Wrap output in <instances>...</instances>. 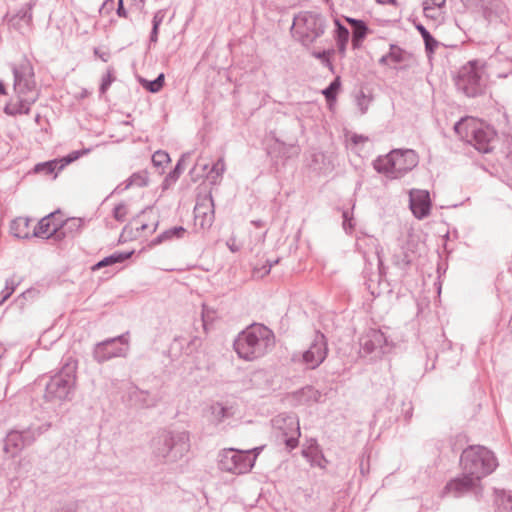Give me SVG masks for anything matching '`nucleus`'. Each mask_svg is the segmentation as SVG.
Returning <instances> with one entry per match:
<instances>
[{
    "mask_svg": "<svg viewBox=\"0 0 512 512\" xmlns=\"http://www.w3.org/2000/svg\"><path fill=\"white\" fill-rule=\"evenodd\" d=\"M274 344L275 336L272 330L263 324L254 323L237 335L233 348L239 358L253 361L267 354Z\"/></svg>",
    "mask_w": 512,
    "mask_h": 512,
    "instance_id": "1",
    "label": "nucleus"
},
{
    "mask_svg": "<svg viewBox=\"0 0 512 512\" xmlns=\"http://www.w3.org/2000/svg\"><path fill=\"white\" fill-rule=\"evenodd\" d=\"M76 373L77 360L72 356L64 358L61 368L45 385L44 399L55 404L71 401L76 389Z\"/></svg>",
    "mask_w": 512,
    "mask_h": 512,
    "instance_id": "2",
    "label": "nucleus"
},
{
    "mask_svg": "<svg viewBox=\"0 0 512 512\" xmlns=\"http://www.w3.org/2000/svg\"><path fill=\"white\" fill-rule=\"evenodd\" d=\"M152 454L160 463H175L190 450V433L186 430H164L152 440Z\"/></svg>",
    "mask_w": 512,
    "mask_h": 512,
    "instance_id": "3",
    "label": "nucleus"
},
{
    "mask_svg": "<svg viewBox=\"0 0 512 512\" xmlns=\"http://www.w3.org/2000/svg\"><path fill=\"white\" fill-rule=\"evenodd\" d=\"M455 132L467 142L471 143L480 153H491L497 142L496 131L474 118L465 117L454 125Z\"/></svg>",
    "mask_w": 512,
    "mask_h": 512,
    "instance_id": "4",
    "label": "nucleus"
},
{
    "mask_svg": "<svg viewBox=\"0 0 512 512\" xmlns=\"http://www.w3.org/2000/svg\"><path fill=\"white\" fill-rule=\"evenodd\" d=\"M419 162L417 153L412 149H393L385 156L373 161L374 169L388 178L397 179L413 170Z\"/></svg>",
    "mask_w": 512,
    "mask_h": 512,
    "instance_id": "5",
    "label": "nucleus"
},
{
    "mask_svg": "<svg viewBox=\"0 0 512 512\" xmlns=\"http://www.w3.org/2000/svg\"><path fill=\"white\" fill-rule=\"evenodd\" d=\"M462 470L480 481L490 475L498 466L492 451L484 446L472 445L463 450L460 457Z\"/></svg>",
    "mask_w": 512,
    "mask_h": 512,
    "instance_id": "6",
    "label": "nucleus"
},
{
    "mask_svg": "<svg viewBox=\"0 0 512 512\" xmlns=\"http://www.w3.org/2000/svg\"><path fill=\"white\" fill-rule=\"evenodd\" d=\"M325 28V18L318 12L301 11L293 18V34L303 46L313 44L324 34Z\"/></svg>",
    "mask_w": 512,
    "mask_h": 512,
    "instance_id": "7",
    "label": "nucleus"
},
{
    "mask_svg": "<svg viewBox=\"0 0 512 512\" xmlns=\"http://www.w3.org/2000/svg\"><path fill=\"white\" fill-rule=\"evenodd\" d=\"M484 494V486L478 477H473L464 472L462 475L449 480L443 487L440 497L453 496L461 498L471 495L476 501H481Z\"/></svg>",
    "mask_w": 512,
    "mask_h": 512,
    "instance_id": "8",
    "label": "nucleus"
},
{
    "mask_svg": "<svg viewBox=\"0 0 512 512\" xmlns=\"http://www.w3.org/2000/svg\"><path fill=\"white\" fill-rule=\"evenodd\" d=\"M218 457L219 469L235 475L249 472L256 461V455H251V451L234 448L223 449Z\"/></svg>",
    "mask_w": 512,
    "mask_h": 512,
    "instance_id": "9",
    "label": "nucleus"
},
{
    "mask_svg": "<svg viewBox=\"0 0 512 512\" xmlns=\"http://www.w3.org/2000/svg\"><path fill=\"white\" fill-rule=\"evenodd\" d=\"M129 353V332L105 339L94 345L93 359L102 364L113 358H126Z\"/></svg>",
    "mask_w": 512,
    "mask_h": 512,
    "instance_id": "10",
    "label": "nucleus"
},
{
    "mask_svg": "<svg viewBox=\"0 0 512 512\" xmlns=\"http://www.w3.org/2000/svg\"><path fill=\"white\" fill-rule=\"evenodd\" d=\"M455 85L459 91L468 97H476L484 92L485 81L476 66V62L471 61L459 70L455 78Z\"/></svg>",
    "mask_w": 512,
    "mask_h": 512,
    "instance_id": "11",
    "label": "nucleus"
},
{
    "mask_svg": "<svg viewBox=\"0 0 512 512\" xmlns=\"http://www.w3.org/2000/svg\"><path fill=\"white\" fill-rule=\"evenodd\" d=\"M273 428L277 431V438L283 442L288 450L298 446L301 435L299 420L294 414H279L272 419Z\"/></svg>",
    "mask_w": 512,
    "mask_h": 512,
    "instance_id": "12",
    "label": "nucleus"
},
{
    "mask_svg": "<svg viewBox=\"0 0 512 512\" xmlns=\"http://www.w3.org/2000/svg\"><path fill=\"white\" fill-rule=\"evenodd\" d=\"M14 91L18 97L37 95L34 69L27 59H23L18 65H13Z\"/></svg>",
    "mask_w": 512,
    "mask_h": 512,
    "instance_id": "13",
    "label": "nucleus"
},
{
    "mask_svg": "<svg viewBox=\"0 0 512 512\" xmlns=\"http://www.w3.org/2000/svg\"><path fill=\"white\" fill-rule=\"evenodd\" d=\"M360 355L375 359L386 352L388 341L385 334L379 329H369L360 338Z\"/></svg>",
    "mask_w": 512,
    "mask_h": 512,
    "instance_id": "14",
    "label": "nucleus"
},
{
    "mask_svg": "<svg viewBox=\"0 0 512 512\" xmlns=\"http://www.w3.org/2000/svg\"><path fill=\"white\" fill-rule=\"evenodd\" d=\"M328 353L327 338L317 331L309 348L302 354V362L308 369H315L326 359Z\"/></svg>",
    "mask_w": 512,
    "mask_h": 512,
    "instance_id": "15",
    "label": "nucleus"
},
{
    "mask_svg": "<svg viewBox=\"0 0 512 512\" xmlns=\"http://www.w3.org/2000/svg\"><path fill=\"white\" fill-rule=\"evenodd\" d=\"M215 219L214 201L211 193L199 194L194 207L195 225L201 229H208Z\"/></svg>",
    "mask_w": 512,
    "mask_h": 512,
    "instance_id": "16",
    "label": "nucleus"
},
{
    "mask_svg": "<svg viewBox=\"0 0 512 512\" xmlns=\"http://www.w3.org/2000/svg\"><path fill=\"white\" fill-rule=\"evenodd\" d=\"M409 206L413 215L424 219L430 214L431 199L427 190L412 189L409 193Z\"/></svg>",
    "mask_w": 512,
    "mask_h": 512,
    "instance_id": "17",
    "label": "nucleus"
},
{
    "mask_svg": "<svg viewBox=\"0 0 512 512\" xmlns=\"http://www.w3.org/2000/svg\"><path fill=\"white\" fill-rule=\"evenodd\" d=\"M55 213L43 217L35 226L33 235L38 238L49 239L54 238L57 241L61 240L59 234V221L55 220Z\"/></svg>",
    "mask_w": 512,
    "mask_h": 512,
    "instance_id": "18",
    "label": "nucleus"
},
{
    "mask_svg": "<svg viewBox=\"0 0 512 512\" xmlns=\"http://www.w3.org/2000/svg\"><path fill=\"white\" fill-rule=\"evenodd\" d=\"M36 5L35 0H31L28 2L24 7H22L15 15H13L9 20L8 23L11 27L14 29L20 31L21 33L24 32V28H30L32 25V9Z\"/></svg>",
    "mask_w": 512,
    "mask_h": 512,
    "instance_id": "19",
    "label": "nucleus"
},
{
    "mask_svg": "<svg viewBox=\"0 0 512 512\" xmlns=\"http://www.w3.org/2000/svg\"><path fill=\"white\" fill-rule=\"evenodd\" d=\"M414 244L411 241L398 247L392 255V263L399 269H406L412 262L414 256Z\"/></svg>",
    "mask_w": 512,
    "mask_h": 512,
    "instance_id": "20",
    "label": "nucleus"
},
{
    "mask_svg": "<svg viewBox=\"0 0 512 512\" xmlns=\"http://www.w3.org/2000/svg\"><path fill=\"white\" fill-rule=\"evenodd\" d=\"M322 393L311 385H307L291 394L292 400L298 405H306L321 401Z\"/></svg>",
    "mask_w": 512,
    "mask_h": 512,
    "instance_id": "21",
    "label": "nucleus"
},
{
    "mask_svg": "<svg viewBox=\"0 0 512 512\" xmlns=\"http://www.w3.org/2000/svg\"><path fill=\"white\" fill-rule=\"evenodd\" d=\"M345 21L352 27V47L359 49L369 33L367 24L360 19L346 17Z\"/></svg>",
    "mask_w": 512,
    "mask_h": 512,
    "instance_id": "22",
    "label": "nucleus"
},
{
    "mask_svg": "<svg viewBox=\"0 0 512 512\" xmlns=\"http://www.w3.org/2000/svg\"><path fill=\"white\" fill-rule=\"evenodd\" d=\"M208 420L217 425L234 415L232 406L224 405L221 402L211 404L207 410Z\"/></svg>",
    "mask_w": 512,
    "mask_h": 512,
    "instance_id": "23",
    "label": "nucleus"
},
{
    "mask_svg": "<svg viewBox=\"0 0 512 512\" xmlns=\"http://www.w3.org/2000/svg\"><path fill=\"white\" fill-rule=\"evenodd\" d=\"M18 102L14 104H7L4 107V112L7 115L15 116L21 114H29L31 105L34 104L37 100V95H30L22 97H18Z\"/></svg>",
    "mask_w": 512,
    "mask_h": 512,
    "instance_id": "24",
    "label": "nucleus"
},
{
    "mask_svg": "<svg viewBox=\"0 0 512 512\" xmlns=\"http://www.w3.org/2000/svg\"><path fill=\"white\" fill-rule=\"evenodd\" d=\"M26 447L20 431H10L4 439V451L10 457L17 456Z\"/></svg>",
    "mask_w": 512,
    "mask_h": 512,
    "instance_id": "25",
    "label": "nucleus"
},
{
    "mask_svg": "<svg viewBox=\"0 0 512 512\" xmlns=\"http://www.w3.org/2000/svg\"><path fill=\"white\" fill-rule=\"evenodd\" d=\"M83 223V220L77 217H72L65 221H59V234L61 235V240L66 237L73 238L80 232Z\"/></svg>",
    "mask_w": 512,
    "mask_h": 512,
    "instance_id": "26",
    "label": "nucleus"
},
{
    "mask_svg": "<svg viewBox=\"0 0 512 512\" xmlns=\"http://www.w3.org/2000/svg\"><path fill=\"white\" fill-rule=\"evenodd\" d=\"M302 455L313 466H318L320 468H324L326 466L327 460L325 459L315 440L312 444L302 450Z\"/></svg>",
    "mask_w": 512,
    "mask_h": 512,
    "instance_id": "27",
    "label": "nucleus"
},
{
    "mask_svg": "<svg viewBox=\"0 0 512 512\" xmlns=\"http://www.w3.org/2000/svg\"><path fill=\"white\" fill-rule=\"evenodd\" d=\"M133 254H134L133 250L127 251V252H115V253L103 258L96 264H94L92 266V270L97 271L103 267L111 266L116 263H122V262L126 261L127 259H129Z\"/></svg>",
    "mask_w": 512,
    "mask_h": 512,
    "instance_id": "28",
    "label": "nucleus"
},
{
    "mask_svg": "<svg viewBox=\"0 0 512 512\" xmlns=\"http://www.w3.org/2000/svg\"><path fill=\"white\" fill-rule=\"evenodd\" d=\"M496 512H512V494L506 490L494 489Z\"/></svg>",
    "mask_w": 512,
    "mask_h": 512,
    "instance_id": "29",
    "label": "nucleus"
},
{
    "mask_svg": "<svg viewBox=\"0 0 512 512\" xmlns=\"http://www.w3.org/2000/svg\"><path fill=\"white\" fill-rule=\"evenodd\" d=\"M50 427L51 423H45L38 427L30 426L27 429L20 431L25 445H31L36 440L37 437H39L44 432L48 431Z\"/></svg>",
    "mask_w": 512,
    "mask_h": 512,
    "instance_id": "30",
    "label": "nucleus"
},
{
    "mask_svg": "<svg viewBox=\"0 0 512 512\" xmlns=\"http://www.w3.org/2000/svg\"><path fill=\"white\" fill-rule=\"evenodd\" d=\"M186 230L182 226H175L170 229L165 230L161 234H159L155 239L152 240L151 245L155 246L158 244H161L165 241L171 240V239H180L183 238Z\"/></svg>",
    "mask_w": 512,
    "mask_h": 512,
    "instance_id": "31",
    "label": "nucleus"
},
{
    "mask_svg": "<svg viewBox=\"0 0 512 512\" xmlns=\"http://www.w3.org/2000/svg\"><path fill=\"white\" fill-rule=\"evenodd\" d=\"M335 26L338 51L342 56H344L346 52V46L349 41V30L337 19L335 20Z\"/></svg>",
    "mask_w": 512,
    "mask_h": 512,
    "instance_id": "32",
    "label": "nucleus"
},
{
    "mask_svg": "<svg viewBox=\"0 0 512 512\" xmlns=\"http://www.w3.org/2000/svg\"><path fill=\"white\" fill-rule=\"evenodd\" d=\"M59 165H61L60 159H54L46 162L38 163L33 168V173L35 174H43V175H51L59 172Z\"/></svg>",
    "mask_w": 512,
    "mask_h": 512,
    "instance_id": "33",
    "label": "nucleus"
},
{
    "mask_svg": "<svg viewBox=\"0 0 512 512\" xmlns=\"http://www.w3.org/2000/svg\"><path fill=\"white\" fill-rule=\"evenodd\" d=\"M480 8H481V11H482V15L483 17L488 21V22H492L494 21L496 18H498V10H499V4H498V1H484V0H481L480 1Z\"/></svg>",
    "mask_w": 512,
    "mask_h": 512,
    "instance_id": "34",
    "label": "nucleus"
},
{
    "mask_svg": "<svg viewBox=\"0 0 512 512\" xmlns=\"http://www.w3.org/2000/svg\"><path fill=\"white\" fill-rule=\"evenodd\" d=\"M148 184V176L147 173L142 172H136L133 173L124 183V186L121 188V186H118L116 190L120 189L121 191L127 190L131 186H138V187H144Z\"/></svg>",
    "mask_w": 512,
    "mask_h": 512,
    "instance_id": "35",
    "label": "nucleus"
},
{
    "mask_svg": "<svg viewBox=\"0 0 512 512\" xmlns=\"http://www.w3.org/2000/svg\"><path fill=\"white\" fill-rule=\"evenodd\" d=\"M417 30L421 34L425 49L428 53H433L438 46V41L430 34V32L421 24L416 26Z\"/></svg>",
    "mask_w": 512,
    "mask_h": 512,
    "instance_id": "36",
    "label": "nucleus"
},
{
    "mask_svg": "<svg viewBox=\"0 0 512 512\" xmlns=\"http://www.w3.org/2000/svg\"><path fill=\"white\" fill-rule=\"evenodd\" d=\"M20 284V280L16 279L15 276L7 278L5 281V287L0 292V305L3 304L15 291L17 286Z\"/></svg>",
    "mask_w": 512,
    "mask_h": 512,
    "instance_id": "37",
    "label": "nucleus"
},
{
    "mask_svg": "<svg viewBox=\"0 0 512 512\" xmlns=\"http://www.w3.org/2000/svg\"><path fill=\"white\" fill-rule=\"evenodd\" d=\"M134 399L142 406V407H152L156 405V398L151 396L148 391L138 390L134 392Z\"/></svg>",
    "mask_w": 512,
    "mask_h": 512,
    "instance_id": "38",
    "label": "nucleus"
},
{
    "mask_svg": "<svg viewBox=\"0 0 512 512\" xmlns=\"http://www.w3.org/2000/svg\"><path fill=\"white\" fill-rule=\"evenodd\" d=\"M164 74H159L154 80H142V85L145 89H147L151 93L159 92L164 85Z\"/></svg>",
    "mask_w": 512,
    "mask_h": 512,
    "instance_id": "39",
    "label": "nucleus"
},
{
    "mask_svg": "<svg viewBox=\"0 0 512 512\" xmlns=\"http://www.w3.org/2000/svg\"><path fill=\"white\" fill-rule=\"evenodd\" d=\"M341 82L340 77H336L328 87L323 90V95L325 96L328 102L334 101L336 99V95L340 89Z\"/></svg>",
    "mask_w": 512,
    "mask_h": 512,
    "instance_id": "40",
    "label": "nucleus"
},
{
    "mask_svg": "<svg viewBox=\"0 0 512 512\" xmlns=\"http://www.w3.org/2000/svg\"><path fill=\"white\" fill-rule=\"evenodd\" d=\"M405 51L395 44H391L387 57L391 63H401L404 61Z\"/></svg>",
    "mask_w": 512,
    "mask_h": 512,
    "instance_id": "41",
    "label": "nucleus"
},
{
    "mask_svg": "<svg viewBox=\"0 0 512 512\" xmlns=\"http://www.w3.org/2000/svg\"><path fill=\"white\" fill-rule=\"evenodd\" d=\"M331 53H333V50H323V51L313 52L312 55L315 58L321 60L322 64L324 66H326L327 68H329L330 71L333 72L334 66L330 60Z\"/></svg>",
    "mask_w": 512,
    "mask_h": 512,
    "instance_id": "42",
    "label": "nucleus"
},
{
    "mask_svg": "<svg viewBox=\"0 0 512 512\" xmlns=\"http://www.w3.org/2000/svg\"><path fill=\"white\" fill-rule=\"evenodd\" d=\"M446 0H425L423 2V11L426 17L435 18L433 14H428V11L436 8H441L445 5Z\"/></svg>",
    "mask_w": 512,
    "mask_h": 512,
    "instance_id": "43",
    "label": "nucleus"
},
{
    "mask_svg": "<svg viewBox=\"0 0 512 512\" xmlns=\"http://www.w3.org/2000/svg\"><path fill=\"white\" fill-rule=\"evenodd\" d=\"M278 262H279V259H276L273 262L267 260L266 264H264L263 266L254 268L253 275L256 277H264V276L268 275L270 273L273 265L277 264Z\"/></svg>",
    "mask_w": 512,
    "mask_h": 512,
    "instance_id": "44",
    "label": "nucleus"
},
{
    "mask_svg": "<svg viewBox=\"0 0 512 512\" xmlns=\"http://www.w3.org/2000/svg\"><path fill=\"white\" fill-rule=\"evenodd\" d=\"M170 161V157L167 152L159 150L152 155V162L155 166L161 167Z\"/></svg>",
    "mask_w": 512,
    "mask_h": 512,
    "instance_id": "45",
    "label": "nucleus"
},
{
    "mask_svg": "<svg viewBox=\"0 0 512 512\" xmlns=\"http://www.w3.org/2000/svg\"><path fill=\"white\" fill-rule=\"evenodd\" d=\"M184 158L182 157L181 159H179V161L177 162L176 166L174 167V169L167 175L165 181H172V182H175L178 180L179 176L181 175V173L183 172L184 170Z\"/></svg>",
    "mask_w": 512,
    "mask_h": 512,
    "instance_id": "46",
    "label": "nucleus"
},
{
    "mask_svg": "<svg viewBox=\"0 0 512 512\" xmlns=\"http://www.w3.org/2000/svg\"><path fill=\"white\" fill-rule=\"evenodd\" d=\"M85 153H87V150H84V151H73V152L69 153L68 155L64 156L63 158L60 159L61 165H59V170H63L65 166H67L68 164L74 162L82 154H85Z\"/></svg>",
    "mask_w": 512,
    "mask_h": 512,
    "instance_id": "47",
    "label": "nucleus"
},
{
    "mask_svg": "<svg viewBox=\"0 0 512 512\" xmlns=\"http://www.w3.org/2000/svg\"><path fill=\"white\" fill-rule=\"evenodd\" d=\"M148 227V225L146 223H142L141 225L137 226L136 227V232L134 233L133 232V228L130 226V225H126L123 230H122V233H121V238L122 237H125L127 235V237H129L130 239L132 238H136L138 237V233L141 232V231H144L146 230Z\"/></svg>",
    "mask_w": 512,
    "mask_h": 512,
    "instance_id": "48",
    "label": "nucleus"
},
{
    "mask_svg": "<svg viewBox=\"0 0 512 512\" xmlns=\"http://www.w3.org/2000/svg\"><path fill=\"white\" fill-rule=\"evenodd\" d=\"M29 220L27 218H18L14 220L11 224V230L13 234L18 238H26L28 236V233L22 234L21 232H17V227L23 225L24 227H28Z\"/></svg>",
    "mask_w": 512,
    "mask_h": 512,
    "instance_id": "49",
    "label": "nucleus"
},
{
    "mask_svg": "<svg viewBox=\"0 0 512 512\" xmlns=\"http://www.w3.org/2000/svg\"><path fill=\"white\" fill-rule=\"evenodd\" d=\"M127 215V207L124 203H119L113 209V217L118 222H123Z\"/></svg>",
    "mask_w": 512,
    "mask_h": 512,
    "instance_id": "50",
    "label": "nucleus"
},
{
    "mask_svg": "<svg viewBox=\"0 0 512 512\" xmlns=\"http://www.w3.org/2000/svg\"><path fill=\"white\" fill-rule=\"evenodd\" d=\"M112 72H113L112 69H108L107 73L102 77V81H101L100 88H99V91L101 94H104L109 89L112 82L114 81Z\"/></svg>",
    "mask_w": 512,
    "mask_h": 512,
    "instance_id": "51",
    "label": "nucleus"
},
{
    "mask_svg": "<svg viewBox=\"0 0 512 512\" xmlns=\"http://www.w3.org/2000/svg\"><path fill=\"white\" fill-rule=\"evenodd\" d=\"M343 217V229L347 234H351L354 230V222L352 216H350L349 211H344L342 214Z\"/></svg>",
    "mask_w": 512,
    "mask_h": 512,
    "instance_id": "52",
    "label": "nucleus"
},
{
    "mask_svg": "<svg viewBox=\"0 0 512 512\" xmlns=\"http://www.w3.org/2000/svg\"><path fill=\"white\" fill-rule=\"evenodd\" d=\"M225 171V162L223 158L218 159L211 168V172L215 173L217 176H221Z\"/></svg>",
    "mask_w": 512,
    "mask_h": 512,
    "instance_id": "53",
    "label": "nucleus"
},
{
    "mask_svg": "<svg viewBox=\"0 0 512 512\" xmlns=\"http://www.w3.org/2000/svg\"><path fill=\"white\" fill-rule=\"evenodd\" d=\"M115 8V1L114 0H105L100 7L99 12L101 14L107 15L110 14Z\"/></svg>",
    "mask_w": 512,
    "mask_h": 512,
    "instance_id": "54",
    "label": "nucleus"
},
{
    "mask_svg": "<svg viewBox=\"0 0 512 512\" xmlns=\"http://www.w3.org/2000/svg\"><path fill=\"white\" fill-rule=\"evenodd\" d=\"M165 18V11L164 10H158L155 12L153 19H152V27L159 28L161 23L163 22Z\"/></svg>",
    "mask_w": 512,
    "mask_h": 512,
    "instance_id": "55",
    "label": "nucleus"
},
{
    "mask_svg": "<svg viewBox=\"0 0 512 512\" xmlns=\"http://www.w3.org/2000/svg\"><path fill=\"white\" fill-rule=\"evenodd\" d=\"M116 14L122 18H128V12L124 7V1L118 0Z\"/></svg>",
    "mask_w": 512,
    "mask_h": 512,
    "instance_id": "56",
    "label": "nucleus"
},
{
    "mask_svg": "<svg viewBox=\"0 0 512 512\" xmlns=\"http://www.w3.org/2000/svg\"><path fill=\"white\" fill-rule=\"evenodd\" d=\"M52 512H76V506L72 504H63L56 507Z\"/></svg>",
    "mask_w": 512,
    "mask_h": 512,
    "instance_id": "57",
    "label": "nucleus"
},
{
    "mask_svg": "<svg viewBox=\"0 0 512 512\" xmlns=\"http://www.w3.org/2000/svg\"><path fill=\"white\" fill-rule=\"evenodd\" d=\"M366 462L367 463H365V457L363 455L360 459V465H359L360 473L363 476H365L369 473V461L367 460Z\"/></svg>",
    "mask_w": 512,
    "mask_h": 512,
    "instance_id": "58",
    "label": "nucleus"
},
{
    "mask_svg": "<svg viewBox=\"0 0 512 512\" xmlns=\"http://www.w3.org/2000/svg\"><path fill=\"white\" fill-rule=\"evenodd\" d=\"M368 141V137L367 136H364V135H359V134H353L351 136V142L355 145H358L360 143H364Z\"/></svg>",
    "mask_w": 512,
    "mask_h": 512,
    "instance_id": "59",
    "label": "nucleus"
},
{
    "mask_svg": "<svg viewBox=\"0 0 512 512\" xmlns=\"http://www.w3.org/2000/svg\"><path fill=\"white\" fill-rule=\"evenodd\" d=\"M227 247L229 248V250L233 253L235 252H238L239 251V246L236 245V240L235 238H230L227 243H226Z\"/></svg>",
    "mask_w": 512,
    "mask_h": 512,
    "instance_id": "60",
    "label": "nucleus"
},
{
    "mask_svg": "<svg viewBox=\"0 0 512 512\" xmlns=\"http://www.w3.org/2000/svg\"><path fill=\"white\" fill-rule=\"evenodd\" d=\"M158 34H159V28L152 27V30H151L150 36H149V42L154 43V44L157 43Z\"/></svg>",
    "mask_w": 512,
    "mask_h": 512,
    "instance_id": "61",
    "label": "nucleus"
},
{
    "mask_svg": "<svg viewBox=\"0 0 512 512\" xmlns=\"http://www.w3.org/2000/svg\"><path fill=\"white\" fill-rule=\"evenodd\" d=\"M381 253H382V248L379 249L378 246H376V255H377V259H378V266H379L380 272L382 273L383 260H382Z\"/></svg>",
    "mask_w": 512,
    "mask_h": 512,
    "instance_id": "62",
    "label": "nucleus"
},
{
    "mask_svg": "<svg viewBox=\"0 0 512 512\" xmlns=\"http://www.w3.org/2000/svg\"><path fill=\"white\" fill-rule=\"evenodd\" d=\"M391 62L389 60V57H387V54L383 55L380 59H379V64L381 65H389Z\"/></svg>",
    "mask_w": 512,
    "mask_h": 512,
    "instance_id": "63",
    "label": "nucleus"
},
{
    "mask_svg": "<svg viewBox=\"0 0 512 512\" xmlns=\"http://www.w3.org/2000/svg\"><path fill=\"white\" fill-rule=\"evenodd\" d=\"M251 224L254 225L257 228L263 227L264 222L262 220H252Z\"/></svg>",
    "mask_w": 512,
    "mask_h": 512,
    "instance_id": "64",
    "label": "nucleus"
}]
</instances>
